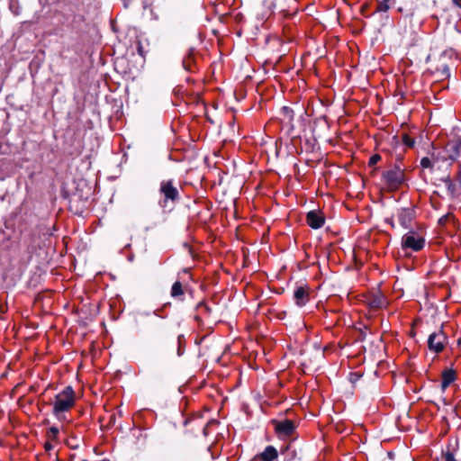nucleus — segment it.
Listing matches in <instances>:
<instances>
[{"label":"nucleus","mask_w":461,"mask_h":461,"mask_svg":"<svg viewBox=\"0 0 461 461\" xmlns=\"http://www.w3.org/2000/svg\"><path fill=\"white\" fill-rule=\"evenodd\" d=\"M128 5H129V2H124V7L128 8Z\"/></svg>","instance_id":"obj_34"},{"label":"nucleus","mask_w":461,"mask_h":461,"mask_svg":"<svg viewBox=\"0 0 461 461\" xmlns=\"http://www.w3.org/2000/svg\"><path fill=\"white\" fill-rule=\"evenodd\" d=\"M444 182L446 183V185L447 187V189L453 193L454 192V189H455V185L453 184V182L451 181V179L447 176L445 179H444Z\"/></svg>","instance_id":"obj_25"},{"label":"nucleus","mask_w":461,"mask_h":461,"mask_svg":"<svg viewBox=\"0 0 461 461\" xmlns=\"http://www.w3.org/2000/svg\"><path fill=\"white\" fill-rule=\"evenodd\" d=\"M366 303L370 308L375 310L385 307L388 303L386 297L379 290L371 292L366 296Z\"/></svg>","instance_id":"obj_7"},{"label":"nucleus","mask_w":461,"mask_h":461,"mask_svg":"<svg viewBox=\"0 0 461 461\" xmlns=\"http://www.w3.org/2000/svg\"><path fill=\"white\" fill-rule=\"evenodd\" d=\"M272 423L275 425V430L279 438L289 437L294 432L295 425L291 420H273Z\"/></svg>","instance_id":"obj_6"},{"label":"nucleus","mask_w":461,"mask_h":461,"mask_svg":"<svg viewBox=\"0 0 461 461\" xmlns=\"http://www.w3.org/2000/svg\"><path fill=\"white\" fill-rule=\"evenodd\" d=\"M289 447H290V446H289V445H287V446H286V447H282V448H281V454H284L285 452H286V451L289 449Z\"/></svg>","instance_id":"obj_31"},{"label":"nucleus","mask_w":461,"mask_h":461,"mask_svg":"<svg viewBox=\"0 0 461 461\" xmlns=\"http://www.w3.org/2000/svg\"><path fill=\"white\" fill-rule=\"evenodd\" d=\"M387 221L391 224V226H392L393 228H394V222H393V221L392 219L387 220Z\"/></svg>","instance_id":"obj_32"},{"label":"nucleus","mask_w":461,"mask_h":461,"mask_svg":"<svg viewBox=\"0 0 461 461\" xmlns=\"http://www.w3.org/2000/svg\"><path fill=\"white\" fill-rule=\"evenodd\" d=\"M102 461H109V460H102Z\"/></svg>","instance_id":"obj_37"},{"label":"nucleus","mask_w":461,"mask_h":461,"mask_svg":"<svg viewBox=\"0 0 461 461\" xmlns=\"http://www.w3.org/2000/svg\"><path fill=\"white\" fill-rule=\"evenodd\" d=\"M294 299L298 306H303L309 301V293L306 286H298L294 293Z\"/></svg>","instance_id":"obj_11"},{"label":"nucleus","mask_w":461,"mask_h":461,"mask_svg":"<svg viewBox=\"0 0 461 461\" xmlns=\"http://www.w3.org/2000/svg\"><path fill=\"white\" fill-rule=\"evenodd\" d=\"M420 165L423 168H432L433 167L431 160L427 157L421 158Z\"/></svg>","instance_id":"obj_19"},{"label":"nucleus","mask_w":461,"mask_h":461,"mask_svg":"<svg viewBox=\"0 0 461 461\" xmlns=\"http://www.w3.org/2000/svg\"><path fill=\"white\" fill-rule=\"evenodd\" d=\"M456 380V372L453 369H445L442 372L441 389L445 391L447 387Z\"/></svg>","instance_id":"obj_15"},{"label":"nucleus","mask_w":461,"mask_h":461,"mask_svg":"<svg viewBox=\"0 0 461 461\" xmlns=\"http://www.w3.org/2000/svg\"><path fill=\"white\" fill-rule=\"evenodd\" d=\"M388 456H389L390 458H393V454L392 452H388Z\"/></svg>","instance_id":"obj_33"},{"label":"nucleus","mask_w":461,"mask_h":461,"mask_svg":"<svg viewBox=\"0 0 461 461\" xmlns=\"http://www.w3.org/2000/svg\"><path fill=\"white\" fill-rule=\"evenodd\" d=\"M136 43H137V51H138L139 55L141 56L142 58H145L146 51L144 50L141 41L140 40H137Z\"/></svg>","instance_id":"obj_21"},{"label":"nucleus","mask_w":461,"mask_h":461,"mask_svg":"<svg viewBox=\"0 0 461 461\" xmlns=\"http://www.w3.org/2000/svg\"><path fill=\"white\" fill-rule=\"evenodd\" d=\"M458 8H461V2H449L448 9L451 12L456 13Z\"/></svg>","instance_id":"obj_22"},{"label":"nucleus","mask_w":461,"mask_h":461,"mask_svg":"<svg viewBox=\"0 0 461 461\" xmlns=\"http://www.w3.org/2000/svg\"><path fill=\"white\" fill-rule=\"evenodd\" d=\"M383 179L390 191H395L399 189L405 181L404 171L395 164L392 168L383 173Z\"/></svg>","instance_id":"obj_3"},{"label":"nucleus","mask_w":461,"mask_h":461,"mask_svg":"<svg viewBox=\"0 0 461 461\" xmlns=\"http://www.w3.org/2000/svg\"><path fill=\"white\" fill-rule=\"evenodd\" d=\"M182 336H178L176 339H173L170 341H168L167 344L163 346L164 351H171L174 352L175 349H176V355L181 356L182 355Z\"/></svg>","instance_id":"obj_14"},{"label":"nucleus","mask_w":461,"mask_h":461,"mask_svg":"<svg viewBox=\"0 0 461 461\" xmlns=\"http://www.w3.org/2000/svg\"><path fill=\"white\" fill-rule=\"evenodd\" d=\"M457 343H458V345H460L461 344V339H458Z\"/></svg>","instance_id":"obj_36"},{"label":"nucleus","mask_w":461,"mask_h":461,"mask_svg":"<svg viewBox=\"0 0 461 461\" xmlns=\"http://www.w3.org/2000/svg\"><path fill=\"white\" fill-rule=\"evenodd\" d=\"M447 217L448 215H445V216H442L439 220H438V223L439 224H445L447 220Z\"/></svg>","instance_id":"obj_29"},{"label":"nucleus","mask_w":461,"mask_h":461,"mask_svg":"<svg viewBox=\"0 0 461 461\" xmlns=\"http://www.w3.org/2000/svg\"><path fill=\"white\" fill-rule=\"evenodd\" d=\"M395 5H396V4L394 5V6H395ZM395 7H396V9H397V11H398L399 13H405V14H406V15H408V14H412V13H411V8H407V6L397 5V6H395Z\"/></svg>","instance_id":"obj_23"},{"label":"nucleus","mask_w":461,"mask_h":461,"mask_svg":"<svg viewBox=\"0 0 461 461\" xmlns=\"http://www.w3.org/2000/svg\"><path fill=\"white\" fill-rule=\"evenodd\" d=\"M282 110H283V112H284L286 115H288V116L290 117V119H292V118H293V115H292L293 111H292L289 107L284 106V107L282 108Z\"/></svg>","instance_id":"obj_28"},{"label":"nucleus","mask_w":461,"mask_h":461,"mask_svg":"<svg viewBox=\"0 0 461 461\" xmlns=\"http://www.w3.org/2000/svg\"><path fill=\"white\" fill-rule=\"evenodd\" d=\"M402 140L403 142V144L408 147V148H413L414 147V144H415V140L414 139L411 138L409 135L407 134H402Z\"/></svg>","instance_id":"obj_18"},{"label":"nucleus","mask_w":461,"mask_h":461,"mask_svg":"<svg viewBox=\"0 0 461 461\" xmlns=\"http://www.w3.org/2000/svg\"><path fill=\"white\" fill-rule=\"evenodd\" d=\"M44 447H45V449L47 451H50V450H51L53 448V446H52V444L50 442H46Z\"/></svg>","instance_id":"obj_30"},{"label":"nucleus","mask_w":461,"mask_h":461,"mask_svg":"<svg viewBox=\"0 0 461 461\" xmlns=\"http://www.w3.org/2000/svg\"><path fill=\"white\" fill-rule=\"evenodd\" d=\"M159 194L162 198L158 203L163 209L172 207L180 201L179 188L172 179L160 182Z\"/></svg>","instance_id":"obj_2"},{"label":"nucleus","mask_w":461,"mask_h":461,"mask_svg":"<svg viewBox=\"0 0 461 461\" xmlns=\"http://www.w3.org/2000/svg\"><path fill=\"white\" fill-rule=\"evenodd\" d=\"M184 294L182 284L178 281L175 282L172 285L171 295L173 297L179 296Z\"/></svg>","instance_id":"obj_16"},{"label":"nucleus","mask_w":461,"mask_h":461,"mask_svg":"<svg viewBox=\"0 0 461 461\" xmlns=\"http://www.w3.org/2000/svg\"><path fill=\"white\" fill-rule=\"evenodd\" d=\"M398 219L404 229L409 228L413 219V211L406 208L401 209L398 212Z\"/></svg>","instance_id":"obj_12"},{"label":"nucleus","mask_w":461,"mask_h":461,"mask_svg":"<svg viewBox=\"0 0 461 461\" xmlns=\"http://www.w3.org/2000/svg\"><path fill=\"white\" fill-rule=\"evenodd\" d=\"M447 343V336L443 330V326H441L437 331L431 333L428 339V348L430 351L435 353L442 352Z\"/></svg>","instance_id":"obj_4"},{"label":"nucleus","mask_w":461,"mask_h":461,"mask_svg":"<svg viewBox=\"0 0 461 461\" xmlns=\"http://www.w3.org/2000/svg\"><path fill=\"white\" fill-rule=\"evenodd\" d=\"M399 2H392L393 5H388V2H378L375 10H373L371 13L367 14L366 10L369 7L368 3H365L361 5L358 9L360 10L361 14L365 16H370L371 14H375V12H386L388 9L394 7L395 4H398Z\"/></svg>","instance_id":"obj_9"},{"label":"nucleus","mask_w":461,"mask_h":461,"mask_svg":"<svg viewBox=\"0 0 461 461\" xmlns=\"http://www.w3.org/2000/svg\"><path fill=\"white\" fill-rule=\"evenodd\" d=\"M306 221L311 228L320 229L324 225L325 217L321 212L312 210L307 212Z\"/></svg>","instance_id":"obj_8"},{"label":"nucleus","mask_w":461,"mask_h":461,"mask_svg":"<svg viewBox=\"0 0 461 461\" xmlns=\"http://www.w3.org/2000/svg\"><path fill=\"white\" fill-rule=\"evenodd\" d=\"M456 446H458V439H456Z\"/></svg>","instance_id":"obj_35"},{"label":"nucleus","mask_w":461,"mask_h":461,"mask_svg":"<svg viewBox=\"0 0 461 461\" xmlns=\"http://www.w3.org/2000/svg\"><path fill=\"white\" fill-rule=\"evenodd\" d=\"M361 377V375L359 373H350L349 375V380L352 384H355L358 379Z\"/></svg>","instance_id":"obj_27"},{"label":"nucleus","mask_w":461,"mask_h":461,"mask_svg":"<svg viewBox=\"0 0 461 461\" xmlns=\"http://www.w3.org/2000/svg\"><path fill=\"white\" fill-rule=\"evenodd\" d=\"M446 149L448 152V158L452 160H456L461 153V137H456L451 140L447 144Z\"/></svg>","instance_id":"obj_10"},{"label":"nucleus","mask_w":461,"mask_h":461,"mask_svg":"<svg viewBox=\"0 0 461 461\" xmlns=\"http://www.w3.org/2000/svg\"><path fill=\"white\" fill-rule=\"evenodd\" d=\"M75 404V393L71 386H67L62 392L55 396L53 404V414L58 420L65 419L63 412L70 410Z\"/></svg>","instance_id":"obj_1"},{"label":"nucleus","mask_w":461,"mask_h":461,"mask_svg":"<svg viewBox=\"0 0 461 461\" xmlns=\"http://www.w3.org/2000/svg\"><path fill=\"white\" fill-rule=\"evenodd\" d=\"M444 459L445 461H457L455 456H454V454L452 452H450L449 450H447L445 454H444Z\"/></svg>","instance_id":"obj_26"},{"label":"nucleus","mask_w":461,"mask_h":461,"mask_svg":"<svg viewBox=\"0 0 461 461\" xmlns=\"http://www.w3.org/2000/svg\"><path fill=\"white\" fill-rule=\"evenodd\" d=\"M59 429V428L52 426L47 432V436L50 440H57Z\"/></svg>","instance_id":"obj_17"},{"label":"nucleus","mask_w":461,"mask_h":461,"mask_svg":"<svg viewBox=\"0 0 461 461\" xmlns=\"http://www.w3.org/2000/svg\"><path fill=\"white\" fill-rule=\"evenodd\" d=\"M278 456L277 450L273 446H267L265 450L258 455L255 459L260 461H274Z\"/></svg>","instance_id":"obj_13"},{"label":"nucleus","mask_w":461,"mask_h":461,"mask_svg":"<svg viewBox=\"0 0 461 461\" xmlns=\"http://www.w3.org/2000/svg\"><path fill=\"white\" fill-rule=\"evenodd\" d=\"M380 159H381V156L378 154H375L369 158L368 165L372 167V166L375 165Z\"/></svg>","instance_id":"obj_24"},{"label":"nucleus","mask_w":461,"mask_h":461,"mask_svg":"<svg viewBox=\"0 0 461 461\" xmlns=\"http://www.w3.org/2000/svg\"><path fill=\"white\" fill-rule=\"evenodd\" d=\"M424 239L417 236L413 230L409 231L402 239V248L403 249H411L413 251H419L424 247Z\"/></svg>","instance_id":"obj_5"},{"label":"nucleus","mask_w":461,"mask_h":461,"mask_svg":"<svg viewBox=\"0 0 461 461\" xmlns=\"http://www.w3.org/2000/svg\"><path fill=\"white\" fill-rule=\"evenodd\" d=\"M19 2H10L9 3V8L10 10L16 15L20 14L18 8H19Z\"/></svg>","instance_id":"obj_20"}]
</instances>
